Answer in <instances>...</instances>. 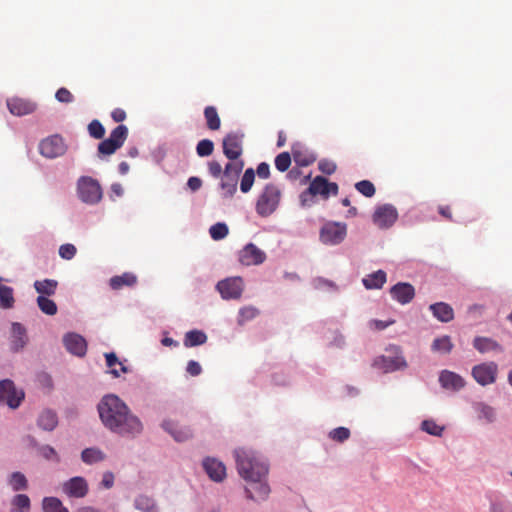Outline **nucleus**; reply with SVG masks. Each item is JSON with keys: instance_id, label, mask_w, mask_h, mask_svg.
<instances>
[{"instance_id": "f8f14e48", "label": "nucleus", "mask_w": 512, "mask_h": 512, "mask_svg": "<svg viewBox=\"0 0 512 512\" xmlns=\"http://www.w3.org/2000/svg\"><path fill=\"white\" fill-rule=\"evenodd\" d=\"M498 366L494 362L482 363L472 369V376L482 386L492 384L496 381Z\"/></svg>"}, {"instance_id": "0eeeda50", "label": "nucleus", "mask_w": 512, "mask_h": 512, "mask_svg": "<svg viewBox=\"0 0 512 512\" xmlns=\"http://www.w3.org/2000/svg\"><path fill=\"white\" fill-rule=\"evenodd\" d=\"M346 234V224L340 222H328L320 230V240L324 244L337 245L345 239Z\"/></svg>"}, {"instance_id": "2eb2a0df", "label": "nucleus", "mask_w": 512, "mask_h": 512, "mask_svg": "<svg viewBox=\"0 0 512 512\" xmlns=\"http://www.w3.org/2000/svg\"><path fill=\"white\" fill-rule=\"evenodd\" d=\"M265 478L259 480H248V486L245 488L247 498L253 501H264L270 494V487L264 481Z\"/></svg>"}, {"instance_id": "69168bd1", "label": "nucleus", "mask_w": 512, "mask_h": 512, "mask_svg": "<svg viewBox=\"0 0 512 512\" xmlns=\"http://www.w3.org/2000/svg\"><path fill=\"white\" fill-rule=\"evenodd\" d=\"M187 186L193 192L199 190L202 186V180L198 177H190L187 181Z\"/></svg>"}, {"instance_id": "aec40b11", "label": "nucleus", "mask_w": 512, "mask_h": 512, "mask_svg": "<svg viewBox=\"0 0 512 512\" xmlns=\"http://www.w3.org/2000/svg\"><path fill=\"white\" fill-rule=\"evenodd\" d=\"M376 366L383 369L385 372H391L399 369H403L407 366V363L403 356L395 355V356H380L375 360L374 363Z\"/></svg>"}, {"instance_id": "39448f33", "label": "nucleus", "mask_w": 512, "mask_h": 512, "mask_svg": "<svg viewBox=\"0 0 512 512\" xmlns=\"http://www.w3.org/2000/svg\"><path fill=\"white\" fill-rule=\"evenodd\" d=\"M77 193L80 200L86 204H97L102 199V188L99 182L89 176H82L77 182Z\"/></svg>"}, {"instance_id": "4c0bfd02", "label": "nucleus", "mask_w": 512, "mask_h": 512, "mask_svg": "<svg viewBox=\"0 0 512 512\" xmlns=\"http://www.w3.org/2000/svg\"><path fill=\"white\" fill-rule=\"evenodd\" d=\"M37 305L39 309L46 315L53 316L57 313V305L56 303L49 299L47 296H38L37 297Z\"/></svg>"}, {"instance_id": "c03bdc74", "label": "nucleus", "mask_w": 512, "mask_h": 512, "mask_svg": "<svg viewBox=\"0 0 512 512\" xmlns=\"http://www.w3.org/2000/svg\"><path fill=\"white\" fill-rule=\"evenodd\" d=\"M478 419L484 420L487 423H490L495 418L494 409L486 404L478 403L475 406Z\"/></svg>"}, {"instance_id": "7c9ffc66", "label": "nucleus", "mask_w": 512, "mask_h": 512, "mask_svg": "<svg viewBox=\"0 0 512 512\" xmlns=\"http://www.w3.org/2000/svg\"><path fill=\"white\" fill-rule=\"evenodd\" d=\"M207 335L200 330H191L185 334L184 346L194 347L206 343Z\"/></svg>"}, {"instance_id": "a19ab883", "label": "nucleus", "mask_w": 512, "mask_h": 512, "mask_svg": "<svg viewBox=\"0 0 512 512\" xmlns=\"http://www.w3.org/2000/svg\"><path fill=\"white\" fill-rule=\"evenodd\" d=\"M44 512H68L62 502L56 497H46L43 499Z\"/></svg>"}, {"instance_id": "338daca9", "label": "nucleus", "mask_w": 512, "mask_h": 512, "mask_svg": "<svg viewBox=\"0 0 512 512\" xmlns=\"http://www.w3.org/2000/svg\"><path fill=\"white\" fill-rule=\"evenodd\" d=\"M101 484L104 488L109 489L114 484V475L112 472H105L102 477Z\"/></svg>"}, {"instance_id": "5701e85b", "label": "nucleus", "mask_w": 512, "mask_h": 512, "mask_svg": "<svg viewBox=\"0 0 512 512\" xmlns=\"http://www.w3.org/2000/svg\"><path fill=\"white\" fill-rule=\"evenodd\" d=\"M439 382L443 388L453 391H458L465 386L464 379L460 375L449 370H443L440 373Z\"/></svg>"}, {"instance_id": "bf43d9fd", "label": "nucleus", "mask_w": 512, "mask_h": 512, "mask_svg": "<svg viewBox=\"0 0 512 512\" xmlns=\"http://www.w3.org/2000/svg\"><path fill=\"white\" fill-rule=\"evenodd\" d=\"M40 453L41 455L50 460V459H55L56 461H59V457H58V454L57 452L55 451V449L49 445H44L40 448Z\"/></svg>"}, {"instance_id": "a878e982", "label": "nucleus", "mask_w": 512, "mask_h": 512, "mask_svg": "<svg viewBox=\"0 0 512 512\" xmlns=\"http://www.w3.org/2000/svg\"><path fill=\"white\" fill-rule=\"evenodd\" d=\"M37 424L45 431H53L58 425L57 414L50 409H46L40 413Z\"/></svg>"}, {"instance_id": "4468645a", "label": "nucleus", "mask_w": 512, "mask_h": 512, "mask_svg": "<svg viewBox=\"0 0 512 512\" xmlns=\"http://www.w3.org/2000/svg\"><path fill=\"white\" fill-rule=\"evenodd\" d=\"M266 259V254L264 251L259 249L253 243L247 244L240 252H239V261L241 264L245 266L251 265H259L262 264Z\"/></svg>"}, {"instance_id": "393cba45", "label": "nucleus", "mask_w": 512, "mask_h": 512, "mask_svg": "<svg viewBox=\"0 0 512 512\" xmlns=\"http://www.w3.org/2000/svg\"><path fill=\"white\" fill-rule=\"evenodd\" d=\"M137 283V276L131 272H125L110 278L109 285L113 290H120L123 287H132Z\"/></svg>"}, {"instance_id": "412c9836", "label": "nucleus", "mask_w": 512, "mask_h": 512, "mask_svg": "<svg viewBox=\"0 0 512 512\" xmlns=\"http://www.w3.org/2000/svg\"><path fill=\"white\" fill-rule=\"evenodd\" d=\"M7 107L11 114L24 116L35 111L36 105L22 98H12L7 101Z\"/></svg>"}, {"instance_id": "423d86ee", "label": "nucleus", "mask_w": 512, "mask_h": 512, "mask_svg": "<svg viewBox=\"0 0 512 512\" xmlns=\"http://www.w3.org/2000/svg\"><path fill=\"white\" fill-rule=\"evenodd\" d=\"M128 137V128L120 124L113 129L109 137L98 144L99 155H112L121 148Z\"/></svg>"}, {"instance_id": "3c124183", "label": "nucleus", "mask_w": 512, "mask_h": 512, "mask_svg": "<svg viewBox=\"0 0 512 512\" xmlns=\"http://www.w3.org/2000/svg\"><path fill=\"white\" fill-rule=\"evenodd\" d=\"M421 428L426 433L433 436H441L444 428L438 425L434 420H424L421 423Z\"/></svg>"}, {"instance_id": "2f4dec72", "label": "nucleus", "mask_w": 512, "mask_h": 512, "mask_svg": "<svg viewBox=\"0 0 512 512\" xmlns=\"http://www.w3.org/2000/svg\"><path fill=\"white\" fill-rule=\"evenodd\" d=\"M204 117L206 120L207 127L210 130H218L221 126V120L217 109L214 106H207L204 109Z\"/></svg>"}, {"instance_id": "13d9d810", "label": "nucleus", "mask_w": 512, "mask_h": 512, "mask_svg": "<svg viewBox=\"0 0 512 512\" xmlns=\"http://www.w3.org/2000/svg\"><path fill=\"white\" fill-rule=\"evenodd\" d=\"M208 171L212 177L219 178L224 170L218 161L213 160L208 162Z\"/></svg>"}, {"instance_id": "c85d7f7f", "label": "nucleus", "mask_w": 512, "mask_h": 512, "mask_svg": "<svg viewBox=\"0 0 512 512\" xmlns=\"http://www.w3.org/2000/svg\"><path fill=\"white\" fill-rule=\"evenodd\" d=\"M473 346L480 353L503 351L502 347L495 340L487 337H476L473 341Z\"/></svg>"}, {"instance_id": "f3484780", "label": "nucleus", "mask_w": 512, "mask_h": 512, "mask_svg": "<svg viewBox=\"0 0 512 512\" xmlns=\"http://www.w3.org/2000/svg\"><path fill=\"white\" fill-rule=\"evenodd\" d=\"M63 491L73 498H83L88 493V484L83 477H73L63 484Z\"/></svg>"}, {"instance_id": "7ed1b4c3", "label": "nucleus", "mask_w": 512, "mask_h": 512, "mask_svg": "<svg viewBox=\"0 0 512 512\" xmlns=\"http://www.w3.org/2000/svg\"><path fill=\"white\" fill-rule=\"evenodd\" d=\"M339 187L335 182H330L323 176H316L309 184L308 188L300 195L302 206H310L311 198L320 196L323 200H327L330 196L338 194Z\"/></svg>"}, {"instance_id": "9d476101", "label": "nucleus", "mask_w": 512, "mask_h": 512, "mask_svg": "<svg viewBox=\"0 0 512 512\" xmlns=\"http://www.w3.org/2000/svg\"><path fill=\"white\" fill-rule=\"evenodd\" d=\"M39 151L46 158H56L65 153L66 146L61 136L53 135L40 142Z\"/></svg>"}, {"instance_id": "4d7b16f0", "label": "nucleus", "mask_w": 512, "mask_h": 512, "mask_svg": "<svg viewBox=\"0 0 512 512\" xmlns=\"http://www.w3.org/2000/svg\"><path fill=\"white\" fill-rule=\"evenodd\" d=\"M56 99L62 103H71L74 100V96L67 88H60L55 94Z\"/></svg>"}, {"instance_id": "c9c22d12", "label": "nucleus", "mask_w": 512, "mask_h": 512, "mask_svg": "<svg viewBox=\"0 0 512 512\" xmlns=\"http://www.w3.org/2000/svg\"><path fill=\"white\" fill-rule=\"evenodd\" d=\"M244 168V161L241 159L230 160L225 165L223 175L226 177H233L234 179H239V175Z\"/></svg>"}, {"instance_id": "9b49d317", "label": "nucleus", "mask_w": 512, "mask_h": 512, "mask_svg": "<svg viewBox=\"0 0 512 512\" xmlns=\"http://www.w3.org/2000/svg\"><path fill=\"white\" fill-rule=\"evenodd\" d=\"M374 224L381 228L386 229L391 227L398 218V212L396 208L391 204H384L376 208L373 214Z\"/></svg>"}, {"instance_id": "ea45409f", "label": "nucleus", "mask_w": 512, "mask_h": 512, "mask_svg": "<svg viewBox=\"0 0 512 512\" xmlns=\"http://www.w3.org/2000/svg\"><path fill=\"white\" fill-rule=\"evenodd\" d=\"M237 183L238 179H234L233 177H226L223 175L220 187L225 198H231L235 194L237 190Z\"/></svg>"}, {"instance_id": "c756f323", "label": "nucleus", "mask_w": 512, "mask_h": 512, "mask_svg": "<svg viewBox=\"0 0 512 512\" xmlns=\"http://www.w3.org/2000/svg\"><path fill=\"white\" fill-rule=\"evenodd\" d=\"M362 282L366 289H380L386 282V273L383 270H378L367 275Z\"/></svg>"}, {"instance_id": "6e6d98bb", "label": "nucleus", "mask_w": 512, "mask_h": 512, "mask_svg": "<svg viewBox=\"0 0 512 512\" xmlns=\"http://www.w3.org/2000/svg\"><path fill=\"white\" fill-rule=\"evenodd\" d=\"M336 164L333 161L323 159L318 163V169L326 175H331L336 171Z\"/></svg>"}, {"instance_id": "864d4df0", "label": "nucleus", "mask_w": 512, "mask_h": 512, "mask_svg": "<svg viewBox=\"0 0 512 512\" xmlns=\"http://www.w3.org/2000/svg\"><path fill=\"white\" fill-rule=\"evenodd\" d=\"M329 437L336 442L342 443L350 437V430L346 427H338L330 431Z\"/></svg>"}, {"instance_id": "b1692460", "label": "nucleus", "mask_w": 512, "mask_h": 512, "mask_svg": "<svg viewBox=\"0 0 512 512\" xmlns=\"http://www.w3.org/2000/svg\"><path fill=\"white\" fill-rule=\"evenodd\" d=\"M429 309L432 312L433 316L440 322L447 323L454 319L453 308L445 302H437L431 304Z\"/></svg>"}, {"instance_id": "1a4fd4ad", "label": "nucleus", "mask_w": 512, "mask_h": 512, "mask_svg": "<svg viewBox=\"0 0 512 512\" xmlns=\"http://www.w3.org/2000/svg\"><path fill=\"white\" fill-rule=\"evenodd\" d=\"M242 133L231 132L223 138V153L229 160H237L243 153Z\"/></svg>"}, {"instance_id": "bb28decb", "label": "nucleus", "mask_w": 512, "mask_h": 512, "mask_svg": "<svg viewBox=\"0 0 512 512\" xmlns=\"http://www.w3.org/2000/svg\"><path fill=\"white\" fill-rule=\"evenodd\" d=\"M106 365L110 368L109 373L118 378L121 373H127L128 368L119 361L114 352L105 353Z\"/></svg>"}, {"instance_id": "052dcab7", "label": "nucleus", "mask_w": 512, "mask_h": 512, "mask_svg": "<svg viewBox=\"0 0 512 512\" xmlns=\"http://www.w3.org/2000/svg\"><path fill=\"white\" fill-rule=\"evenodd\" d=\"M186 371L191 376H198L202 372V367L197 361L190 360L187 364Z\"/></svg>"}, {"instance_id": "f704fd0d", "label": "nucleus", "mask_w": 512, "mask_h": 512, "mask_svg": "<svg viewBox=\"0 0 512 512\" xmlns=\"http://www.w3.org/2000/svg\"><path fill=\"white\" fill-rule=\"evenodd\" d=\"M13 332V347L15 350L23 348L26 344V331L25 328L20 323H13L12 325Z\"/></svg>"}, {"instance_id": "20e7f679", "label": "nucleus", "mask_w": 512, "mask_h": 512, "mask_svg": "<svg viewBox=\"0 0 512 512\" xmlns=\"http://www.w3.org/2000/svg\"><path fill=\"white\" fill-rule=\"evenodd\" d=\"M281 191L274 184H267L256 202V212L261 217L270 216L278 207Z\"/></svg>"}, {"instance_id": "de8ad7c7", "label": "nucleus", "mask_w": 512, "mask_h": 512, "mask_svg": "<svg viewBox=\"0 0 512 512\" xmlns=\"http://www.w3.org/2000/svg\"><path fill=\"white\" fill-rule=\"evenodd\" d=\"M255 179V172L252 168H248L245 170L241 183H240V189L243 193H247L250 191Z\"/></svg>"}, {"instance_id": "4be33fe9", "label": "nucleus", "mask_w": 512, "mask_h": 512, "mask_svg": "<svg viewBox=\"0 0 512 512\" xmlns=\"http://www.w3.org/2000/svg\"><path fill=\"white\" fill-rule=\"evenodd\" d=\"M162 428L167 431L177 442H183L192 437V431L188 427L179 426L172 420H165Z\"/></svg>"}, {"instance_id": "58836bf2", "label": "nucleus", "mask_w": 512, "mask_h": 512, "mask_svg": "<svg viewBox=\"0 0 512 512\" xmlns=\"http://www.w3.org/2000/svg\"><path fill=\"white\" fill-rule=\"evenodd\" d=\"M8 482L14 491L26 490L28 488L27 478L21 472H13Z\"/></svg>"}, {"instance_id": "5fc2aeb1", "label": "nucleus", "mask_w": 512, "mask_h": 512, "mask_svg": "<svg viewBox=\"0 0 512 512\" xmlns=\"http://www.w3.org/2000/svg\"><path fill=\"white\" fill-rule=\"evenodd\" d=\"M76 247L73 244H63L59 248V255L65 260H71L76 255Z\"/></svg>"}, {"instance_id": "603ef678", "label": "nucleus", "mask_w": 512, "mask_h": 512, "mask_svg": "<svg viewBox=\"0 0 512 512\" xmlns=\"http://www.w3.org/2000/svg\"><path fill=\"white\" fill-rule=\"evenodd\" d=\"M291 165V157L288 152H282L275 158V167L280 172H285Z\"/></svg>"}, {"instance_id": "dca6fc26", "label": "nucleus", "mask_w": 512, "mask_h": 512, "mask_svg": "<svg viewBox=\"0 0 512 512\" xmlns=\"http://www.w3.org/2000/svg\"><path fill=\"white\" fill-rule=\"evenodd\" d=\"M391 297L398 303L405 305L415 297V288L407 282H398L390 289Z\"/></svg>"}, {"instance_id": "e433bc0d", "label": "nucleus", "mask_w": 512, "mask_h": 512, "mask_svg": "<svg viewBox=\"0 0 512 512\" xmlns=\"http://www.w3.org/2000/svg\"><path fill=\"white\" fill-rule=\"evenodd\" d=\"M13 289L9 286L0 284V307L10 309L14 305Z\"/></svg>"}, {"instance_id": "a211bd4d", "label": "nucleus", "mask_w": 512, "mask_h": 512, "mask_svg": "<svg viewBox=\"0 0 512 512\" xmlns=\"http://www.w3.org/2000/svg\"><path fill=\"white\" fill-rule=\"evenodd\" d=\"M65 348L73 355L82 357L86 354V340L77 333H68L63 338Z\"/></svg>"}, {"instance_id": "cd10ccee", "label": "nucleus", "mask_w": 512, "mask_h": 512, "mask_svg": "<svg viewBox=\"0 0 512 512\" xmlns=\"http://www.w3.org/2000/svg\"><path fill=\"white\" fill-rule=\"evenodd\" d=\"M33 286L39 296L49 297L56 293L58 282L54 279L37 280Z\"/></svg>"}, {"instance_id": "72a5a7b5", "label": "nucleus", "mask_w": 512, "mask_h": 512, "mask_svg": "<svg viewBox=\"0 0 512 512\" xmlns=\"http://www.w3.org/2000/svg\"><path fill=\"white\" fill-rule=\"evenodd\" d=\"M81 459L86 464H93L105 459V454L97 448H86L81 453Z\"/></svg>"}, {"instance_id": "8fccbe9b", "label": "nucleus", "mask_w": 512, "mask_h": 512, "mask_svg": "<svg viewBox=\"0 0 512 512\" xmlns=\"http://www.w3.org/2000/svg\"><path fill=\"white\" fill-rule=\"evenodd\" d=\"M355 188L365 197H372L376 192L374 184L369 180H362L357 182L355 184Z\"/></svg>"}, {"instance_id": "f257e3e1", "label": "nucleus", "mask_w": 512, "mask_h": 512, "mask_svg": "<svg viewBox=\"0 0 512 512\" xmlns=\"http://www.w3.org/2000/svg\"><path fill=\"white\" fill-rule=\"evenodd\" d=\"M97 409L103 425L113 433L135 436L143 430L140 419L114 394L104 396Z\"/></svg>"}, {"instance_id": "49530a36", "label": "nucleus", "mask_w": 512, "mask_h": 512, "mask_svg": "<svg viewBox=\"0 0 512 512\" xmlns=\"http://www.w3.org/2000/svg\"><path fill=\"white\" fill-rule=\"evenodd\" d=\"M214 151V143L209 139L200 140L196 146V152L199 157L210 156Z\"/></svg>"}, {"instance_id": "680f3d73", "label": "nucleus", "mask_w": 512, "mask_h": 512, "mask_svg": "<svg viewBox=\"0 0 512 512\" xmlns=\"http://www.w3.org/2000/svg\"><path fill=\"white\" fill-rule=\"evenodd\" d=\"M490 512H512L510 505L506 502L495 501L491 504Z\"/></svg>"}, {"instance_id": "774afa93", "label": "nucleus", "mask_w": 512, "mask_h": 512, "mask_svg": "<svg viewBox=\"0 0 512 512\" xmlns=\"http://www.w3.org/2000/svg\"><path fill=\"white\" fill-rule=\"evenodd\" d=\"M393 323H394V320H391V321H388V322H384V321H381V320H372L370 322V327L375 329V330H383V329L387 328L388 326H390Z\"/></svg>"}, {"instance_id": "ddd939ff", "label": "nucleus", "mask_w": 512, "mask_h": 512, "mask_svg": "<svg viewBox=\"0 0 512 512\" xmlns=\"http://www.w3.org/2000/svg\"><path fill=\"white\" fill-rule=\"evenodd\" d=\"M217 290L223 299H238L243 292V280L241 277L224 279L218 282Z\"/></svg>"}, {"instance_id": "37998d69", "label": "nucleus", "mask_w": 512, "mask_h": 512, "mask_svg": "<svg viewBox=\"0 0 512 512\" xmlns=\"http://www.w3.org/2000/svg\"><path fill=\"white\" fill-rule=\"evenodd\" d=\"M11 504L16 508V512H29L31 503L26 494H17L13 497Z\"/></svg>"}, {"instance_id": "6ab92c4d", "label": "nucleus", "mask_w": 512, "mask_h": 512, "mask_svg": "<svg viewBox=\"0 0 512 512\" xmlns=\"http://www.w3.org/2000/svg\"><path fill=\"white\" fill-rule=\"evenodd\" d=\"M203 468L206 471L209 478L215 482H221L226 477L225 465L215 458L208 457L204 459Z\"/></svg>"}, {"instance_id": "79ce46f5", "label": "nucleus", "mask_w": 512, "mask_h": 512, "mask_svg": "<svg viewBox=\"0 0 512 512\" xmlns=\"http://www.w3.org/2000/svg\"><path fill=\"white\" fill-rule=\"evenodd\" d=\"M135 507L143 512H158L155 502L152 498L140 495L135 499Z\"/></svg>"}, {"instance_id": "a18cd8bd", "label": "nucleus", "mask_w": 512, "mask_h": 512, "mask_svg": "<svg viewBox=\"0 0 512 512\" xmlns=\"http://www.w3.org/2000/svg\"><path fill=\"white\" fill-rule=\"evenodd\" d=\"M228 227L225 223L218 222L209 229L210 236L213 240L224 239L228 235Z\"/></svg>"}, {"instance_id": "0e129e2a", "label": "nucleus", "mask_w": 512, "mask_h": 512, "mask_svg": "<svg viewBox=\"0 0 512 512\" xmlns=\"http://www.w3.org/2000/svg\"><path fill=\"white\" fill-rule=\"evenodd\" d=\"M258 314L257 309L253 307H245L240 310V315L246 320L253 319Z\"/></svg>"}, {"instance_id": "e2e57ef3", "label": "nucleus", "mask_w": 512, "mask_h": 512, "mask_svg": "<svg viewBox=\"0 0 512 512\" xmlns=\"http://www.w3.org/2000/svg\"><path fill=\"white\" fill-rule=\"evenodd\" d=\"M256 172L260 178L267 179L270 176V167L266 162H262L258 165Z\"/></svg>"}, {"instance_id": "f03ea898", "label": "nucleus", "mask_w": 512, "mask_h": 512, "mask_svg": "<svg viewBox=\"0 0 512 512\" xmlns=\"http://www.w3.org/2000/svg\"><path fill=\"white\" fill-rule=\"evenodd\" d=\"M234 457L238 473L244 480H259L266 477L268 466L255 451L238 448L234 451Z\"/></svg>"}, {"instance_id": "09e8293b", "label": "nucleus", "mask_w": 512, "mask_h": 512, "mask_svg": "<svg viewBox=\"0 0 512 512\" xmlns=\"http://www.w3.org/2000/svg\"><path fill=\"white\" fill-rule=\"evenodd\" d=\"M88 133L92 138L102 139L105 135V128L99 120L94 119L88 124Z\"/></svg>"}, {"instance_id": "473e14b6", "label": "nucleus", "mask_w": 512, "mask_h": 512, "mask_svg": "<svg viewBox=\"0 0 512 512\" xmlns=\"http://www.w3.org/2000/svg\"><path fill=\"white\" fill-rule=\"evenodd\" d=\"M453 346L454 345L451 341V338L447 335H444L442 337H438V338L434 339L431 349L434 352L448 354L452 351Z\"/></svg>"}, {"instance_id": "6e6552de", "label": "nucleus", "mask_w": 512, "mask_h": 512, "mask_svg": "<svg viewBox=\"0 0 512 512\" xmlns=\"http://www.w3.org/2000/svg\"><path fill=\"white\" fill-rule=\"evenodd\" d=\"M23 398L24 392L16 390L11 380L5 379L0 382V402L15 409L21 404Z\"/></svg>"}]
</instances>
